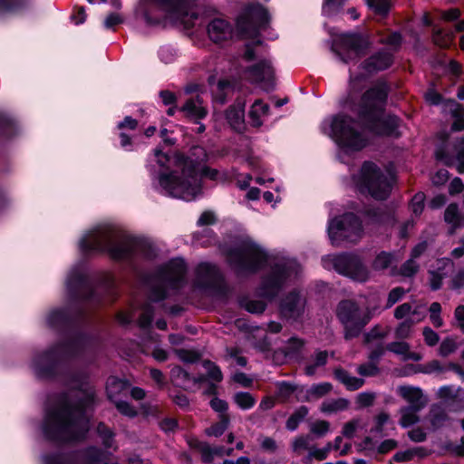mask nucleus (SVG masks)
Instances as JSON below:
<instances>
[{
    "mask_svg": "<svg viewBox=\"0 0 464 464\" xmlns=\"http://www.w3.org/2000/svg\"><path fill=\"white\" fill-rule=\"evenodd\" d=\"M208 154L203 147L195 146L189 155L173 158L155 149L149 160V170L161 192L170 197L191 201L202 193V178L225 180V174L205 166Z\"/></svg>",
    "mask_w": 464,
    "mask_h": 464,
    "instance_id": "obj_1",
    "label": "nucleus"
},
{
    "mask_svg": "<svg viewBox=\"0 0 464 464\" xmlns=\"http://www.w3.org/2000/svg\"><path fill=\"white\" fill-rule=\"evenodd\" d=\"M227 260L238 274L254 273L265 265H269L270 271L263 278L258 289L259 295L266 299L276 296L301 272V266L295 258L272 257L250 237L242 239L235 248L230 249Z\"/></svg>",
    "mask_w": 464,
    "mask_h": 464,
    "instance_id": "obj_2",
    "label": "nucleus"
},
{
    "mask_svg": "<svg viewBox=\"0 0 464 464\" xmlns=\"http://www.w3.org/2000/svg\"><path fill=\"white\" fill-rule=\"evenodd\" d=\"M93 401L94 393L82 389L61 397L55 405L46 411L43 424L44 435L48 440L57 441L83 439L89 430L87 411Z\"/></svg>",
    "mask_w": 464,
    "mask_h": 464,
    "instance_id": "obj_3",
    "label": "nucleus"
},
{
    "mask_svg": "<svg viewBox=\"0 0 464 464\" xmlns=\"http://www.w3.org/2000/svg\"><path fill=\"white\" fill-rule=\"evenodd\" d=\"M84 253H107L112 259L123 260L132 256L150 259L155 256L153 246L147 241L131 237L111 224H101L86 232L79 240Z\"/></svg>",
    "mask_w": 464,
    "mask_h": 464,
    "instance_id": "obj_4",
    "label": "nucleus"
},
{
    "mask_svg": "<svg viewBox=\"0 0 464 464\" xmlns=\"http://www.w3.org/2000/svg\"><path fill=\"white\" fill-rule=\"evenodd\" d=\"M388 91L387 84L379 82L364 92L358 104H347V107L358 113L367 128L378 135H392L398 127L397 117L384 114Z\"/></svg>",
    "mask_w": 464,
    "mask_h": 464,
    "instance_id": "obj_5",
    "label": "nucleus"
},
{
    "mask_svg": "<svg viewBox=\"0 0 464 464\" xmlns=\"http://www.w3.org/2000/svg\"><path fill=\"white\" fill-rule=\"evenodd\" d=\"M359 123L343 114L325 118L322 124V131L333 139L339 148L338 157L343 160L345 155L363 149L367 138Z\"/></svg>",
    "mask_w": 464,
    "mask_h": 464,
    "instance_id": "obj_6",
    "label": "nucleus"
},
{
    "mask_svg": "<svg viewBox=\"0 0 464 464\" xmlns=\"http://www.w3.org/2000/svg\"><path fill=\"white\" fill-rule=\"evenodd\" d=\"M157 5L164 13V19L186 28L201 25L213 10L198 6L197 0H144Z\"/></svg>",
    "mask_w": 464,
    "mask_h": 464,
    "instance_id": "obj_7",
    "label": "nucleus"
},
{
    "mask_svg": "<svg viewBox=\"0 0 464 464\" xmlns=\"http://www.w3.org/2000/svg\"><path fill=\"white\" fill-rule=\"evenodd\" d=\"M186 271L182 258H173L161 266L149 282L150 301H161L180 288L185 282Z\"/></svg>",
    "mask_w": 464,
    "mask_h": 464,
    "instance_id": "obj_8",
    "label": "nucleus"
},
{
    "mask_svg": "<svg viewBox=\"0 0 464 464\" xmlns=\"http://www.w3.org/2000/svg\"><path fill=\"white\" fill-rule=\"evenodd\" d=\"M394 180L391 172L382 170L371 161L364 162L360 172L352 177V184L360 193L375 199H385L391 193Z\"/></svg>",
    "mask_w": 464,
    "mask_h": 464,
    "instance_id": "obj_9",
    "label": "nucleus"
},
{
    "mask_svg": "<svg viewBox=\"0 0 464 464\" xmlns=\"http://www.w3.org/2000/svg\"><path fill=\"white\" fill-rule=\"evenodd\" d=\"M87 343V338L78 334L72 337L67 342L58 344L44 353L35 357L32 366L39 377H48L51 375L54 364L63 357L77 353Z\"/></svg>",
    "mask_w": 464,
    "mask_h": 464,
    "instance_id": "obj_10",
    "label": "nucleus"
},
{
    "mask_svg": "<svg viewBox=\"0 0 464 464\" xmlns=\"http://www.w3.org/2000/svg\"><path fill=\"white\" fill-rule=\"evenodd\" d=\"M336 316L344 328V338L349 340L361 334L371 321L372 314L368 308H361L353 300H343L336 307Z\"/></svg>",
    "mask_w": 464,
    "mask_h": 464,
    "instance_id": "obj_11",
    "label": "nucleus"
},
{
    "mask_svg": "<svg viewBox=\"0 0 464 464\" xmlns=\"http://www.w3.org/2000/svg\"><path fill=\"white\" fill-rule=\"evenodd\" d=\"M322 264L325 269H334L357 282H366L370 277L367 267L355 254L327 255L322 258Z\"/></svg>",
    "mask_w": 464,
    "mask_h": 464,
    "instance_id": "obj_12",
    "label": "nucleus"
},
{
    "mask_svg": "<svg viewBox=\"0 0 464 464\" xmlns=\"http://www.w3.org/2000/svg\"><path fill=\"white\" fill-rule=\"evenodd\" d=\"M328 236L333 245L339 246L342 242H357L362 235L361 221L351 213L330 219Z\"/></svg>",
    "mask_w": 464,
    "mask_h": 464,
    "instance_id": "obj_13",
    "label": "nucleus"
},
{
    "mask_svg": "<svg viewBox=\"0 0 464 464\" xmlns=\"http://www.w3.org/2000/svg\"><path fill=\"white\" fill-rule=\"evenodd\" d=\"M330 34L333 37V51L345 63L362 55L369 47L368 39L361 34L332 32Z\"/></svg>",
    "mask_w": 464,
    "mask_h": 464,
    "instance_id": "obj_14",
    "label": "nucleus"
},
{
    "mask_svg": "<svg viewBox=\"0 0 464 464\" xmlns=\"http://www.w3.org/2000/svg\"><path fill=\"white\" fill-rule=\"evenodd\" d=\"M270 16L268 12L260 5H250L245 8L237 18L238 31L246 37L255 38L259 31L268 24Z\"/></svg>",
    "mask_w": 464,
    "mask_h": 464,
    "instance_id": "obj_15",
    "label": "nucleus"
},
{
    "mask_svg": "<svg viewBox=\"0 0 464 464\" xmlns=\"http://www.w3.org/2000/svg\"><path fill=\"white\" fill-rule=\"evenodd\" d=\"M392 53L388 51H382L373 54L363 63L362 66L363 72H359L356 75L353 72H351V93L349 96V101H347V103H352L353 92H356L362 88L365 82L366 73H372L378 71L385 70L392 64Z\"/></svg>",
    "mask_w": 464,
    "mask_h": 464,
    "instance_id": "obj_16",
    "label": "nucleus"
},
{
    "mask_svg": "<svg viewBox=\"0 0 464 464\" xmlns=\"http://www.w3.org/2000/svg\"><path fill=\"white\" fill-rule=\"evenodd\" d=\"M382 334L374 328L365 334V343L369 344L371 349L369 358L370 363L362 364L358 367L357 372L362 376H373L378 372V367L374 363L384 353V347L382 342Z\"/></svg>",
    "mask_w": 464,
    "mask_h": 464,
    "instance_id": "obj_17",
    "label": "nucleus"
},
{
    "mask_svg": "<svg viewBox=\"0 0 464 464\" xmlns=\"http://www.w3.org/2000/svg\"><path fill=\"white\" fill-rule=\"evenodd\" d=\"M223 283L222 276L218 267L209 263H201L196 270L195 285L204 290L220 288Z\"/></svg>",
    "mask_w": 464,
    "mask_h": 464,
    "instance_id": "obj_18",
    "label": "nucleus"
},
{
    "mask_svg": "<svg viewBox=\"0 0 464 464\" xmlns=\"http://www.w3.org/2000/svg\"><path fill=\"white\" fill-rule=\"evenodd\" d=\"M244 77L251 82L264 83V88L267 90L274 77L271 62L264 58L253 65L246 66Z\"/></svg>",
    "mask_w": 464,
    "mask_h": 464,
    "instance_id": "obj_19",
    "label": "nucleus"
},
{
    "mask_svg": "<svg viewBox=\"0 0 464 464\" xmlns=\"http://www.w3.org/2000/svg\"><path fill=\"white\" fill-rule=\"evenodd\" d=\"M66 289L72 295L87 298L90 290V283L84 273L82 264L73 266L66 278Z\"/></svg>",
    "mask_w": 464,
    "mask_h": 464,
    "instance_id": "obj_20",
    "label": "nucleus"
},
{
    "mask_svg": "<svg viewBox=\"0 0 464 464\" xmlns=\"http://www.w3.org/2000/svg\"><path fill=\"white\" fill-rule=\"evenodd\" d=\"M305 299L299 293L291 292L280 304V313L287 319H297L304 312Z\"/></svg>",
    "mask_w": 464,
    "mask_h": 464,
    "instance_id": "obj_21",
    "label": "nucleus"
},
{
    "mask_svg": "<svg viewBox=\"0 0 464 464\" xmlns=\"http://www.w3.org/2000/svg\"><path fill=\"white\" fill-rule=\"evenodd\" d=\"M207 32L211 41L220 43L231 38L232 26L223 18H214L208 22Z\"/></svg>",
    "mask_w": 464,
    "mask_h": 464,
    "instance_id": "obj_22",
    "label": "nucleus"
},
{
    "mask_svg": "<svg viewBox=\"0 0 464 464\" xmlns=\"http://www.w3.org/2000/svg\"><path fill=\"white\" fill-rule=\"evenodd\" d=\"M245 106L243 100H237L227 111L224 116L227 124L236 131L245 130Z\"/></svg>",
    "mask_w": 464,
    "mask_h": 464,
    "instance_id": "obj_23",
    "label": "nucleus"
},
{
    "mask_svg": "<svg viewBox=\"0 0 464 464\" xmlns=\"http://www.w3.org/2000/svg\"><path fill=\"white\" fill-rule=\"evenodd\" d=\"M397 393L409 403L410 407L423 409L427 404V399L419 387L401 385L397 388Z\"/></svg>",
    "mask_w": 464,
    "mask_h": 464,
    "instance_id": "obj_24",
    "label": "nucleus"
},
{
    "mask_svg": "<svg viewBox=\"0 0 464 464\" xmlns=\"http://www.w3.org/2000/svg\"><path fill=\"white\" fill-rule=\"evenodd\" d=\"M179 111L182 112L186 118L195 121L204 119L208 114V110L204 106L202 99L198 96L188 99L184 105L179 108Z\"/></svg>",
    "mask_w": 464,
    "mask_h": 464,
    "instance_id": "obj_25",
    "label": "nucleus"
},
{
    "mask_svg": "<svg viewBox=\"0 0 464 464\" xmlns=\"http://www.w3.org/2000/svg\"><path fill=\"white\" fill-rule=\"evenodd\" d=\"M455 151L456 156L453 158L445 154L441 149H438L436 150V158L446 165L455 164L457 170L459 173H464V138L457 142Z\"/></svg>",
    "mask_w": 464,
    "mask_h": 464,
    "instance_id": "obj_26",
    "label": "nucleus"
},
{
    "mask_svg": "<svg viewBox=\"0 0 464 464\" xmlns=\"http://www.w3.org/2000/svg\"><path fill=\"white\" fill-rule=\"evenodd\" d=\"M130 384L121 379L110 377L107 381V394L111 401H118L119 396H125L129 392Z\"/></svg>",
    "mask_w": 464,
    "mask_h": 464,
    "instance_id": "obj_27",
    "label": "nucleus"
},
{
    "mask_svg": "<svg viewBox=\"0 0 464 464\" xmlns=\"http://www.w3.org/2000/svg\"><path fill=\"white\" fill-rule=\"evenodd\" d=\"M387 349L400 356L404 361H414L419 362L422 359V355L420 353L411 352L410 344L406 342H393L388 344Z\"/></svg>",
    "mask_w": 464,
    "mask_h": 464,
    "instance_id": "obj_28",
    "label": "nucleus"
},
{
    "mask_svg": "<svg viewBox=\"0 0 464 464\" xmlns=\"http://www.w3.org/2000/svg\"><path fill=\"white\" fill-rule=\"evenodd\" d=\"M268 111V104L265 103L262 100L255 101L248 112L251 124L254 127H260L263 124L264 118L267 116Z\"/></svg>",
    "mask_w": 464,
    "mask_h": 464,
    "instance_id": "obj_29",
    "label": "nucleus"
},
{
    "mask_svg": "<svg viewBox=\"0 0 464 464\" xmlns=\"http://www.w3.org/2000/svg\"><path fill=\"white\" fill-rule=\"evenodd\" d=\"M334 376L340 382H342L346 387V389L350 391L358 390L364 383V381L362 379L352 376L343 369H336L334 371Z\"/></svg>",
    "mask_w": 464,
    "mask_h": 464,
    "instance_id": "obj_30",
    "label": "nucleus"
},
{
    "mask_svg": "<svg viewBox=\"0 0 464 464\" xmlns=\"http://www.w3.org/2000/svg\"><path fill=\"white\" fill-rule=\"evenodd\" d=\"M349 406V401L344 398L330 399L324 401L320 409L321 411L327 414L337 413L346 410Z\"/></svg>",
    "mask_w": 464,
    "mask_h": 464,
    "instance_id": "obj_31",
    "label": "nucleus"
},
{
    "mask_svg": "<svg viewBox=\"0 0 464 464\" xmlns=\"http://www.w3.org/2000/svg\"><path fill=\"white\" fill-rule=\"evenodd\" d=\"M137 125V121L130 116L125 117L122 121L118 123V129L121 130L120 138L121 146L122 148L128 150V147L131 145L130 138L125 131H123V129L135 130Z\"/></svg>",
    "mask_w": 464,
    "mask_h": 464,
    "instance_id": "obj_32",
    "label": "nucleus"
},
{
    "mask_svg": "<svg viewBox=\"0 0 464 464\" xmlns=\"http://www.w3.org/2000/svg\"><path fill=\"white\" fill-rule=\"evenodd\" d=\"M421 409L405 406L400 410L401 420L400 424L403 428H408L419 421L418 413Z\"/></svg>",
    "mask_w": 464,
    "mask_h": 464,
    "instance_id": "obj_33",
    "label": "nucleus"
},
{
    "mask_svg": "<svg viewBox=\"0 0 464 464\" xmlns=\"http://www.w3.org/2000/svg\"><path fill=\"white\" fill-rule=\"evenodd\" d=\"M444 219L448 224H450L453 228L464 225V219L459 215L458 206L450 204L445 210Z\"/></svg>",
    "mask_w": 464,
    "mask_h": 464,
    "instance_id": "obj_34",
    "label": "nucleus"
},
{
    "mask_svg": "<svg viewBox=\"0 0 464 464\" xmlns=\"http://www.w3.org/2000/svg\"><path fill=\"white\" fill-rule=\"evenodd\" d=\"M346 0H324L322 14L326 17H334L339 14Z\"/></svg>",
    "mask_w": 464,
    "mask_h": 464,
    "instance_id": "obj_35",
    "label": "nucleus"
},
{
    "mask_svg": "<svg viewBox=\"0 0 464 464\" xmlns=\"http://www.w3.org/2000/svg\"><path fill=\"white\" fill-rule=\"evenodd\" d=\"M233 86L230 82L222 80L219 81L217 89L214 91V100L219 103H224L227 95L232 92Z\"/></svg>",
    "mask_w": 464,
    "mask_h": 464,
    "instance_id": "obj_36",
    "label": "nucleus"
},
{
    "mask_svg": "<svg viewBox=\"0 0 464 464\" xmlns=\"http://www.w3.org/2000/svg\"><path fill=\"white\" fill-rule=\"evenodd\" d=\"M453 34L450 32H444L442 29L434 26L433 27V41L440 47L449 46L453 41Z\"/></svg>",
    "mask_w": 464,
    "mask_h": 464,
    "instance_id": "obj_37",
    "label": "nucleus"
},
{
    "mask_svg": "<svg viewBox=\"0 0 464 464\" xmlns=\"http://www.w3.org/2000/svg\"><path fill=\"white\" fill-rule=\"evenodd\" d=\"M234 401L236 404L242 410H249L254 407L256 402L255 397H253L249 392H237L234 395Z\"/></svg>",
    "mask_w": 464,
    "mask_h": 464,
    "instance_id": "obj_38",
    "label": "nucleus"
},
{
    "mask_svg": "<svg viewBox=\"0 0 464 464\" xmlns=\"http://www.w3.org/2000/svg\"><path fill=\"white\" fill-rule=\"evenodd\" d=\"M229 423V418L227 414L220 415V420L218 423L208 428L206 432L209 436L219 437L221 436Z\"/></svg>",
    "mask_w": 464,
    "mask_h": 464,
    "instance_id": "obj_39",
    "label": "nucleus"
},
{
    "mask_svg": "<svg viewBox=\"0 0 464 464\" xmlns=\"http://www.w3.org/2000/svg\"><path fill=\"white\" fill-rule=\"evenodd\" d=\"M68 320V313L62 309H55L50 312L47 317V323L50 326L54 327Z\"/></svg>",
    "mask_w": 464,
    "mask_h": 464,
    "instance_id": "obj_40",
    "label": "nucleus"
},
{
    "mask_svg": "<svg viewBox=\"0 0 464 464\" xmlns=\"http://www.w3.org/2000/svg\"><path fill=\"white\" fill-rule=\"evenodd\" d=\"M328 354L326 352H317L314 355V362L305 367V373L313 375L315 373L316 368L326 363Z\"/></svg>",
    "mask_w": 464,
    "mask_h": 464,
    "instance_id": "obj_41",
    "label": "nucleus"
},
{
    "mask_svg": "<svg viewBox=\"0 0 464 464\" xmlns=\"http://www.w3.org/2000/svg\"><path fill=\"white\" fill-rule=\"evenodd\" d=\"M44 464H77L70 455L54 454L44 458Z\"/></svg>",
    "mask_w": 464,
    "mask_h": 464,
    "instance_id": "obj_42",
    "label": "nucleus"
},
{
    "mask_svg": "<svg viewBox=\"0 0 464 464\" xmlns=\"http://www.w3.org/2000/svg\"><path fill=\"white\" fill-rule=\"evenodd\" d=\"M367 5L374 13L384 15L390 9V0H366Z\"/></svg>",
    "mask_w": 464,
    "mask_h": 464,
    "instance_id": "obj_43",
    "label": "nucleus"
},
{
    "mask_svg": "<svg viewBox=\"0 0 464 464\" xmlns=\"http://www.w3.org/2000/svg\"><path fill=\"white\" fill-rule=\"evenodd\" d=\"M170 378L177 385L185 386L186 382L189 379V375L181 367L175 366L170 371Z\"/></svg>",
    "mask_w": 464,
    "mask_h": 464,
    "instance_id": "obj_44",
    "label": "nucleus"
},
{
    "mask_svg": "<svg viewBox=\"0 0 464 464\" xmlns=\"http://www.w3.org/2000/svg\"><path fill=\"white\" fill-rule=\"evenodd\" d=\"M308 410L306 407H301L295 414H293L286 421V428L289 430H295L300 421L307 415Z\"/></svg>",
    "mask_w": 464,
    "mask_h": 464,
    "instance_id": "obj_45",
    "label": "nucleus"
},
{
    "mask_svg": "<svg viewBox=\"0 0 464 464\" xmlns=\"http://www.w3.org/2000/svg\"><path fill=\"white\" fill-rule=\"evenodd\" d=\"M241 305L248 312L253 314L262 313L266 308V304L260 300L244 299Z\"/></svg>",
    "mask_w": 464,
    "mask_h": 464,
    "instance_id": "obj_46",
    "label": "nucleus"
},
{
    "mask_svg": "<svg viewBox=\"0 0 464 464\" xmlns=\"http://www.w3.org/2000/svg\"><path fill=\"white\" fill-rule=\"evenodd\" d=\"M97 433L102 440V443L106 448H111L113 445V432L103 423H100L97 427Z\"/></svg>",
    "mask_w": 464,
    "mask_h": 464,
    "instance_id": "obj_47",
    "label": "nucleus"
},
{
    "mask_svg": "<svg viewBox=\"0 0 464 464\" xmlns=\"http://www.w3.org/2000/svg\"><path fill=\"white\" fill-rule=\"evenodd\" d=\"M261 44V42L259 40L253 42L252 44H248L246 46V51L243 55V60L246 62H251L255 61L256 59H259L260 53L257 51V48Z\"/></svg>",
    "mask_w": 464,
    "mask_h": 464,
    "instance_id": "obj_48",
    "label": "nucleus"
},
{
    "mask_svg": "<svg viewBox=\"0 0 464 464\" xmlns=\"http://www.w3.org/2000/svg\"><path fill=\"white\" fill-rule=\"evenodd\" d=\"M457 348L458 344L456 340L452 337H447L441 342L439 349V353L440 355L446 357L450 353H454L457 350Z\"/></svg>",
    "mask_w": 464,
    "mask_h": 464,
    "instance_id": "obj_49",
    "label": "nucleus"
},
{
    "mask_svg": "<svg viewBox=\"0 0 464 464\" xmlns=\"http://www.w3.org/2000/svg\"><path fill=\"white\" fill-rule=\"evenodd\" d=\"M462 390L460 388H458L457 390L453 386L446 385L440 387L437 394L439 398L443 400H450V399H456L460 397V392Z\"/></svg>",
    "mask_w": 464,
    "mask_h": 464,
    "instance_id": "obj_50",
    "label": "nucleus"
},
{
    "mask_svg": "<svg viewBox=\"0 0 464 464\" xmlns=\"http://www.w3.org/2000/svg\"><path fill=\"white\" fill-rule=\"evenodd\" d=\"M392 262V256L386 252L379 254L372 263V267L375 270L386 269Z\"/></svg>",
    "mask_w": 464,
    "mask_h": 464,
    "instance_id": "obj_51",
    "label": "nucleus"
},
{
    "mask_svg": "<svg viewBox=\"0 0 464 464\" xmlns=\"http://www.w3.org/2000/svg\"><path fill=\"white\" fill-rule=\"evenodd\" d=\"M414 324L409 319L401 322L395 330V335L400 339L409 338L412 333V327Z\"/></svg>",
    "mask_w": 464,
    "mask_h": 464,
    "instance_id": "obj_52",
    "label": "nucleus"
},
{
    "mask_svg": "<svg viewBox=\"0 0 464 464\" xmlns=\"http://www.w3.org/2000/svg\"><path fill=\"white\" fill-rule=\"evenodd\" d=\"M447 276V272H438L433 268L430 270V286L432 290H438L442 285L443 278Z\"/></svg>",
    "mask_w": 464,
    "mask_h": 464,
    "instance_id": "obj_53",
    "label": "nucleus"
},
{
    "mask_svg": "<svg viewBox=\"0 0 464 464\" xmlns=\"http://www.w3.org/2000/svg\"><path fill=\"white\" fill-rule=\"evenodd\" d=\"M430 422L433 428L441 427L447 420V414L440 409H432L430 411Z\"/></svg>",
    "mask_w": 464,
    "mask_h": 464,
    "instance_id": "obj_54",
    "label": "nucleus"
},
{
    "mask_svg": "<svg viewBox=\"0 0 464 464\" xmlns=\"http://www.w3.org/2000/svg\"><path fill=\"white\" fill-rule=\"evenodd\" d=\"M115 407L117 410L122 414L129 418H133L137 416V411L133 406H131L129 402L124 401H114Z\"/></svg>",
    "mask_w": 464,
    "mask_h": 464,
    "instance_id": "obj_55",
    "label": "nucleus"
},
{
    "mask_svg": "<svg viewBox=\"0 0 464 464\" xmlns=\"http://www.w3.org/2000/svg\"><path fill=\"white\" fill-rule=\"evenodd\" d=\"M151 320H152V308H151L150 304H146L141 308V313H140V315L139 318V325L141 328H146L150 324Z\"/></svg>",
    "mask_w": 464,
    "mask_h": 464,
    "instance_id": "obj_56",
    "label": "nucleus"
},
{
    "mask_svg": "<svg viewBox=\"0 0 464 464\" xmlns=\"http://www.w3.org/2000/svg\"><path fill=\"white\" fill-rule=\"evenodd\" d=\"M311 438L309 436H301L296 438L293 442V450L295 452L300 454L304 450H310Z\"/></svg>",
    "mask_w": 464,
    "mask_h": 464,
    "instance_id": "obj_57",
    "label": "nucleus"
},
{
    "mask_svg": "<svg viewBox=\"0 0 464 464\" xmlns=\"http://www.w3.org/2000/svg\"><path fill=\"white\" fill-rule=\"evenodd\" d=\"M204 367L207 370L208 377L213 381L220 382L223 379V374L218 366L211 362H206Z\"/></svg>",
    "mask_w": 464,
    "mask_h": 464,
    "instance_id": "obj_58",
    "label": "nucleus"
},
{
    "mask_svg": "<svg viewBox=\"0 0 464 464\" xmlns=\"http://www.w3.org/2000/svg\"><path fill=\"white\" fill-rule=\"evenodd\" d=\"M424 200L425 195L421 192L417 193L411 198V209L416 216L420 215L422 212L424 208Z\"/></svg>",
    "mask_w": 464,
    "mask_h": 464,
    "instance_id": "obj_59",
    "label": "nucleus"
},
{
    "mask_svg": "<svg viewBox=\"0 0 464 464\" xmlns=\"http://www.w3.org/2000/svg\"><path fill=\"white\" fill-rule=\"evenodd\" d=\"M332 449V445L329 443L324 449H317L315 447H311L308 452V457L310 459H315L317 460H323L327 458L329 451Z\"/></svg>",
    "mask_w": 464,
    "mask_h": 464,
    "instance_id": "obj_60",
    "label": "nucleus"
},
{
    "mask_svg": "<svg viewBox=\"0 0 464 464\" xmlns=\"http://www.w3.org/2000/svg\"><path fill=\"white\" fill-rule=\"evenodd\" d=\"M330 429V423L326 420H317L311 425V432L322 437L325 435Z\"/></svg>",
    "mask_w": 464,
    "mask_h": 464,
    "instance_id": "obj_61",
    "label": "nucleus"
},
{
    "mask_svg": "<svg viewBox=\"0 0 464 464\" xmlns=\"http://www.w3.org/2000/svg\"><path fill=\"white\" fill-rule=\"evenodd\" d=\"M419 266L415 262V259L410 258L406 261L401 268V274L404 276H412L417 273Z\"/></svg>",
    "mask_w": 464,
    "mask_h": 464,
    "instance_id": "obj_62",
    "label": "nucleus"
},
{
    "mask_svg": "<svg viewBox=\"0 0 464 464\" xmlns=\"http://www.w3.org/2000/svg\"><path fill=\"white\" fill-rule=\"evenodd\" d=\"M405 294V290L401 287L393 288L388 295L386 308L392 307L400 301Z\"/></svg>",
    "mask_w": 464,
    "mask_h": 464,
    "instance_id": "obj_63",
    "label": "nucleus"
},
{
    "mask_svg": "<svg viewBox=\"0 0 464 464\" xmlns=\"http://www.w3.org/2000/svg\"><path fill=\"white\" fill-rule=\"evenodd\" d=\"M364 425H361L360 420H353L344 424L343 429V435L347 438H353L358 428H362Z\"/></svg>",
    "mask_w": 464,
    "mask_h": 464,
    "instance_id": "obj_64",
    "label": "nucleus"
}]
</instances>
